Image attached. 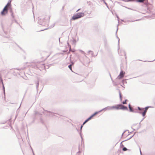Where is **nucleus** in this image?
<instances>
[{"mask_svg":"<svg viewBox=\"0 0 155 155\" xmlns=\"http://www.w3.org/2000/svg\"><path fill=\"white\" fill-rule=\"evenodd\" d=\"M79 51L83 54H84L85 52L84 51H83L81 50H79Z\"/></svg>","mask_w":155,"mask_h":155,"instance_id":"obj_45","label":"nucleus"},{"mask_svg":"<svg viewBox=\"0 0 155 155\" xmlns=\"http://www.w3.org/2000/svg\"><path fill=\"white\" fill-rule=\"evenodd\" d=\"M126 79L122 80V84H123V85L124 84V83H126V84L127 83V82L126 81Z\"/></svg>","mask_w":155,"mask_h":155,"instance_id":"obj_34","label":"nucleus"},{"mask_svg":"<svg viewBox=\"0 0 155 155\" xmlns=\"http://www.w3.org/2000/svg\"><path fill=\"white\" fill-rule=\"evenodd\" d=\"M121 21H123V22H124V20H123V19H121Z\"/></svg>","mask_w":155,"mask_h":155,"instance_id":"obj_63","label":"nucleus"},{"mask_svg":"<svg viewBox=\"0 0 155 155\" xmlns=\"http://www.w3.org/2000/svg\"><path fill=\"white\" fill-rule=\"evenodd\" d=\"M116 17L117 19V20H118V22H119V19H120V18H119V17H118V15L116 14Z\"/></svg>","mask_w":155,"mask_h":155,"instance_id":"obj_46","label":"nucleus"},{"mask_svg":"<svg viewBox=\"0 0 155 155\" xmlns=\"http://www.w3.org/2000/svg\"><path fill=\"white\" fill-rule=\"evenodd\" d=\"M121 107L120 110H128V108L126 106L122 104V106H121Z\"/></svg>","mask_w":155,"mask_h":155,"instance_id":"obj_17","label":"nucleus"},{"mask_svg":"<svg viewBox=\"0 0 155 155\" xmlns=\"http://www.w3.org/2000/svg\"><path fill=\"white\" fill-rule=\"evenodd\" d=\"M0 84H4L3 82V80L2 79L0 80Z\"/></svg>","mask_w":155,"mask_h":155,"instance_id":"obj_39","label":"nucleus"},{"mask_svg":"<svg viewBox=\"0 0 155 155\" xmlns=\"http://www.w3.org/2000/svg\"><path fill=\"white\" fill-rule=\"evenodd\" d=\"M74 54L75 57H77V58H79V55L77 53H74Z\"/></svg>","mask_w":155,"mask_h":155,"instance_id":"obj_33","label":"nucleus"},{"mask_svg":"<svg viewBox=\"0 0 155 155\" xmlns=\"http://www.w3.org/2000/svg\"><path fill=\"white\" fill-rule=\"evenodd\" d=\"M2 27L3 30V31L4 33V34H3L2 36H3L4 38H7V40H6L5 41L3 42V43H7L9 41H10V39H9L10 35L8 34L9 33L8 32L6 31H5L4 30V27L3 26L2 24L1 25Z\"/></svg>","mask_w":155,"mask_h":155,"instance_id":"obj_3","label":"nucleus"},{"mask_svg":"<svg viewBox=\"0 0 155 155\" xmlns=\"http://www.w3.org/2000/svg\"><path fill=\"white\" fill-rule=\"evenodd\" d=\"M37 114L41 115V114L38 112L37 111H35V112L34 115L35 116ZM34 118H35V116L34 117Z\"/></svg>","mask_w":155,"mask_h":155,"instance_id":"obj_29","label":"nucleus"},{"mask_svg":"<svg viewBox=\"0 0 155 155\" xmlns=\"http://www.w3.org/2000/svg\"><path fill=\"white\" fill-rule=\"evenodd\" d=\"M121 106H122L121 104H118L115 105L114 106H113V110L115 109L116 110L120 109Z\"/></svg>","mask_w":155,"mask_h":155,"instance_id":"obj_12","label":"nucleus"},{"mask_svg":"<svg viewBox=\"0 0 155 155\" xmlns=\"http://www.w3.org/2000/svg\"><path fill=\"white\" fill-rule=\"evenodd\" d=\"M72 60L74 62L77 61V59L75 57H72Z\"/></svg>","mask_w":155,"mask_h":155,"instance_id":"obj_30","label":"nucleus"},{"mask_svg":"<svg viewBox=\"0 0 155 155\" xmlns=\"http://www.w3.org/2000/svg\"><path fill=\"white\" fill-rule=\"evenodd\" d=\"M72 42L73 44H75L76 43V40L74 39H73Z\"/></svg>","mask_w":155,"mask_h":155,"instance_id":"obj_43","label":"nucleus"},{"mask_svg":"<svg viewBox=\"0 0 155 155\" xmlns=\"http://www.w3.org/2000/svg\"><path fill=\"white\" fill-rule=\"evenodd\" d=\"M118 25H119V24H118L117 25V31H116V37L118 39V51H119V50L120 48V46H119L120 39L119 38V37H118V36L117 34L118 30Z\"/></svg>","mask_w":155,"mask_h":155,"instance_id":"obj_13","label":"nucleus"},{"mask_svg":"<svg viewBox=\"0 0 155 155\" xmlns=\"http://www.w3.org/2000/svg\"><path fill=\"white\" fill-rule=\"evenodd\" d=\"M140 155H143L140 148Z\"/></svg>","mask_w":155,"mask_h":155,"instance_id":"obj_51","label":"nucleus"},{"mask_svg":"<svg viewBox=\"0 0 155 155\" xmlns=\"http://www.w3.org/2000/svg\"><path fill=\"white\" fill-rule=\"evenodd\" d=\"M130 107H131V105H130V104H128V108Z\"/></svg>","mask_w":155,"mask_h":155,"instance_id":"obj_58","label":"nucleus"},{"mask_svg":"<svg viewBox=\"0 0 155 155\" xmlns=\"http://www.w3.org/2000/svg\"><path fill=\"white\" fill-rule=\"evenodd\" d=\"M123 142H123L122 141L120 143V147L121 148H122L124 147V145L122 144V143Z\"/></svg>","mask_w":155,"mask_h":155,"instance_id":"obj_36","label":"nucleus"},{"mask_svg":"<svg viewBox=\"0 0 155 155\" xmlns=\"http://www.w3.org/2000/svg\"><path fill=\"white\" fill-rule=\"evenodd\" d=\"M31 149L32 151V152H33V151L32 148L30 146Z\"/></svg>","mask_w":155,"mask_h":155,"instance_id":"obj_59","label":"nucleus"},{"mask_svg":"<svg viewBox=\"0 0 155 155\" xmlns=\"http://www.w3.org/2000/svg\"><path fill=\"white\" fill-rule=\"evenodd\" d=\"M12 0H9L5 6L2 11L1 12L0 14L2 16L5 15L8 12V10L7 8V6L8 8H11V2Z\"/></svg>","mask_w":155,"mask_h":155,"instance_id":"obj_1","label":"nucleus"},{"mask_svg":"<svg viewBox=\"0 0 155 155\" xmlns=\"http://www.w3.org/2000/svg\"><path fill=\"white\" fill-rule=\"evenodd\" d=\"M151 107V106H147L144 108H142V107H140L138 106V107H137V108L138 110H143V112L146 114L148 108L149 107Z\"/></svg>","mask_w":155,"mask_h":155,"instance_id":"obj_6","label":"nucleus"},{"mask_svg":"<svg viewBox=\"0 0 155 155\" xmlns=\"http://www.w3.org/2000/svg\"><path fill=\"white\" fill-rule=\"evenodd\" d=\"M54 26V24L53 25L51 26L50 27L53 28V27Z\"/></svg>","mask_w":155,"mask_h":155,"instance_id":"obj_61","label":"nucleus"},{"mask_svg":"<svg viewBox=\"0 0 155 155\" xmlns=\"http://www.w3.org/2000/svg\"><path fill=\"white\" fill-rule=\"evenodd\" d=\"M141 127V122H140V123H139V128H140Z\"/></svg>","mask_w":155,"mask_h":155,"instance_id":"obj_52","label":"nucleus"},{"mask_svg":"<svg viewBox=\"0 0 155 155\" xmlns=\"http://www.w3.org/2000/svg\"><path fill=\"white\" fill-rule=\"evenodd\" d=\"M99 114V113L98 111L95 112L87 119L84 121L85 123H87L88 121L94 117L97 114Z\"/></svg>","mask_w":155,"mask_h":155,"instance_id":"obj_7","label":"nucleus"},{"mask_svg":"<svg viewBox=\"0 0 155 155\" xmlns=\"http://www.w3.org/2000/svg\"><path fill=\"white\" fill-rule=\"evenodd\" d=\"M141 20V19H137V20H128V21H129V22H134V21H139V20Z\"/></svg>","mask_w":155,"mask_h":155,"instance_id":"obj_35","label":"nucleus"},{"mask_svg":"<svg viewBox=\"0 0 155 155\" xmlns=\"http://www.w3.org/2000/svg\"><path fill=\"white\" fill-rule=\"evenodd\" d=\"M118 152H120V153L121 152V151L120 150H119L117 151Z\"/></svg>","mask_w":155,"mask_h":155,"instance_id":"obj_57","label":"nucleus"},{"mask_svg":"<svg viewBox=\"0 0 155 155\" xmlns=\"http://www.w3.org/2000/svg\"><path fill=\"white\" fill-rule=\"evenodd\" d=\"M86 123H85L84 121L83 122V123L82 124H81V126L80 128V132H79V134H82V128L83 127V126L84 124H85Z\"/></svg>","mask_w":155,"mask_h":155,"instance_id":"obj_19","label":"nucleus"},{"mask_svg":"<svg viewBox=\"0 0 155 155\" xmlns=\"http://www.w3.org/2000/svg\"><path fill=\"white\" fill-rule=\"evenodd\" d=\"M78 150H79V151L77 152V153H81L82 152V151L80 149V145H79V146H78Z\"/></svg>","mask_w":155,"mask_h":155,"instance_id":"obj_32","label":"nucleus"},{"mask_svg":"<svg viewBox=\"0 0 155 155\" xmlns=\"http://www.w3.org/2000/svg\"><path fill=\"white\" fill-rule=\"evenodd\" d=\"M137 112H137V113H138V114H141L142 116L143 117H145V116L146 114H145V113H144L143 112H141L140 111H137Z\"/></svg>","mask_w":155,"mask_h":155,"instance_id":"obj_23","label":"nucleus"},{"mask_svg":"<svg viewBox=\"0 0 155 155\" xmlns=\"http://www.w3.org/2000/svg\"><path fill=\"white\" fill-rule=\"evenodd\" d=\"M15 44H16V45L19 48H20V49L22 50H23V49H22V48L19 46L16 43H15Z\"/></svg>","mask_w":155,"mask_h":155,"instance_id":"obj_44","label":"nucleus"},{"mask_svg":"<svg viewBox=\"0 0 155 155\" xmlns=\"http://www.w3.org/2000/svg\"><path fill=\"white\" fill-rule=\"evenodd\" d=\"M3 93L4 94V96L5 97V90H3Z\"/></svg>","mask_w":155,"mask_h":155,"instance_id":"obj_50","label":"nucleus"},{"mask_svg":"<svg viewBox=\"0 0 155 155\" xmlns=\"http://www.w3.org/2000/svg\"><path fill=\"white\" fill-rule=\"evenodd\" d=\"M91 54L92 57H95L94 55V53L93 51L91 52Z\"/></svg>","mask_w":155,"mask_h":155,"instance_id":"obj_49","label":"nucleus"},{"mask_svg":"<svg viewBox=\"0 0 155 155\" xmlns=\"http://www.w3.org/2000/svg\"><path fill=\"white\" fill-rule=\"evenodd\" d=\"M80 136V137L81 139V145L83 143V145H84V139L82 136V134H79Z\"/></svg>","mask_w":155,"mask_h":155,"instance_id":"obj_24","label":"nucleus"},{"mask_svg":"<svg viewBox=\"0 0 155 155\" xmlns=\"http://www.w3.org/2000/svg\"><path fill=\"white\" fill-rule=\"evenodd\" d=\"M152 7L153 6L151 4L146 5V7L147 8V12L148 13H150L151 12Z\"/></svg>","mask_w":155,"mask_h":155,"instance_id":"obj_9","label":"nucleus"},{"mask_svg":"<svg viewBox=\"0 0 155 155\" xmlns=\"http://www.w3.org/2000/svg\"><path fill=\"white\" fill-rule=\"evenodd\" d=\"M1 79H2V78L1 74H0V80H1Z\"/></svg>","mask_w":155,"mask_h":155,"instance_id":"obj_53","label":"nucleus"},{"mask_svg":"<svg viewBox=\"0 0 155 155\" xmlns=\"http://www.w3.org/2000/svg\"><path fill=\"white\" fill-rule=\"evenodd\" d=\"M38 65H39V68H38V69H39L40 71H41L43 69H45L46 67L45 64L43 63V62L38 61Z\"/></svg>","mask_w":155,"mask_h":155,"instance_id":"obj_8","label":"nucleus"},{"mask_svg":"<svg viewBox=\"0 0 155 155\" xmlns=\"http://www.w3.org/2000/svg\"><path fill=\"white\" fill-rule=\"evenodd\" d=\"M122 148L123 151H126L127 150H129L128 149H127L126 147H124Z\"/></svg>","mask_w":155,"mask_h":155,"instance_id":"obj_27","label":"nucleus"},{"mask_svg":"<svg viewBox=\"0 0 155 155\" xmlns=\"http://www.w3.org/2000/svg\"><path fill=\"white\" fill-rule=\"evenodd\" d=\"M113 106H107L103 109L101 110L98 111L99 113L101 112L102 111H107L108 110H113Z\"/></svg>","mask_w":155,"mask_h":155,"instance_id":"obj_11","label":"nucleus"},{"mask_svg":"<svg viewBox=\"0 0 155 155\" xmlns=\"http://www.w3.org/2000/svg\"><path fill=\"white\" fill-rule=\"evenodd\" d=\"M140 111L141 112H143V110H139V111Z\"/></svg>","mask_w":155,"mask_h":155,"instance_id":"obj_62","label":"nucleus"},{"mask_svg":"<svg viewBox=\"0 0 155 155\" xmlns=\"http://www.w3.org/2000/svg\"><path fill=\"white\" fill-rule=\"evenodd\" d=\"M128 131V133H129V130H125V131L122 134V136H122H122H123V135H124V133H125L126 131Z\"/></svg>","mask_w":155,"mask_h":155,"instance_id":"obj_42","label":"nucleus"},{"mask_svg":"<svg viewBox=\"0 0 155 155\" xmlns=\"http://www.w3.org/2000/svg\"><path fill=\"white\" fill-rule=\"evenodd\" d=\"M70 63L71 64L68 65V67L72 72H73L72 70V66L74 65V61H71V62H70Z\"/></svg>","mask_w":155,"mask_h":155,"instance_id":"obj_16","label":"nucleus"},{"mask_svg":"<svg viewBox=\"0 0 155 155\" xmlns=\"http://www.w3.org/2000/svg\"><path fill=\"white\" fill-rule=\"evenodd\" d=\"M50 64L47 65V66H48V68H47L48 69L50 67Z\"/></svg>","mask_w":155,"mask_h":155,"instance_id":"obj_55","label":"nucleus"},{"mask_svg":"<svg viewBox=\"0 0 155 155\" xmlns=\"http://www.w3.org/2000/svg\"><path fill=\"white\" fill-rule=\"evenodd\" d=\"M23 4L27 8H28L31 5L33 6L31 0H25Z\"/></svg>","mask_w":155,"mask_h":155,"instance_id":"obj_5","label":"nucleus"},{"mask_svg":"<svg viewBox=\"0 0 155 155\" xmlns=\"http://www.w3.org/2000/svg\"><path fill=\"white\" fill-rule=\"evenodd\" d=\"M119 97H120V101H122V95H121V93L120 92V91H119Z\"/></svg>","mask_w":155,"mask_h":155,"instance_id":"obj_26","label":"nucleus"},{"mask_svg":"<svg viewBox=\"0 0 155 155\" xmlns=\"http://www.w3.org/2000/svg\"><path fill=\"white\" fill-rule=\"evenodd\" d=\"M44 110L45 111V112H46L48 113H49V114H46V116H49V117H53L54 116H55V115H54V113H53L51 112V111H48V110H44Z\"/></svg>","mask_w":155,"mask_h":155,"instance_id":"obj_14","label":"nucleus"},{"mask_svg":"<svg viewBox=\"0 0 155 155\" xmlns=\"http://www.w3.org/2000/svg\"><path fill=\"white\" fill-rule=\"evenodd\" d=\"M48 29V28H46L45 29H42V30H41L40 31H44V30H47Z\"/></svg>","mask_w":155,"mask_h":155,"instance_id":"obj_48","label":"nucleus"},{"mask_svg":"<svg viewBox=\"0 0 155 155\" xmlns=\"http://www.w3.org/2000/svg\"><path fill=\"white\" fill-rule=\"evenodd\" d=\"M36 89H37V91H38V87H39V81H38L36 83Z\"/></svg>","mask_w":155,"mask_h":155,"instance_id":"obj_28","label":"nucleus"},{"mask_svg":"<svg viewBox=\"0 0 155 155\" xmlns=\"http://www.w3.org/2000/svg\"><path fill=\"white\" fill-rule=\"evenodd\" d=\"M84 13L83 12H79L74 14L70 19V21H74L84 17Z\"/></svg>","mask_w":155,"mask_h":155,"instance_id":"obj_2","label":"nucleus"},{"mask_svg":"<svg viewBox=\"0 0 155 155\" xmlns=\"http://www.w3.org/2000/svg\"><path fill=\"white\" fill-rule=\"evenodd\" d=\"M81 8H79L78 9L77 11H76V12H78L80 10H81Z\"/></svg>","mask_w":155,"mask_h":155,"instance_id":"obj_56","label":"nucleus"},{"mask_svg":"<svg viewBox=\"0 0 155 155\" xmlns=\"http://www.w3.org/2000/svg\"><path fill=\"white\" fill-rule=\"evenodd\" d=\"M125 74V72L121 69L119 74L118 76L117 79L120 80L124 77Z\"/></svg>","mask_w":155,"mask_h":155,"instance_id":"obj_10","label":"nucleus"},{"mask_svg":"<svg viewBox=\"0 0 155 155\" xmlns=\"http://www.w3.org/2000/svg\"><path fill=\"white\" fill-rule=\"evenodd\" d=\"M31 66L33 68L36 69H37L38 68H39V65H38V62H37L35 64H31Z\"/></svg>","mask_w":155,"mask_h":155,"instance_id":"obj_15","label":"nucleus"},{"mask_svg":"<svg viewBox=\"0 0 155 155\" xmlns=\"http://www.w3.org/2000/svg\"><path fill=\"white\" fill-rule=\"evenodd\" d=\"M145 118V117H143L142 120H141V121H140V122H141L142 121H143V120Z\"/></svg>","mask_w":155,"mask_h":155,"instance_id":"obj_54","label":"nucleus"},{"mask_svg":"<svg viewBox=\"0 0 155 155\" xmlns=\"http://www.w3.org/2000/svg\"><path fill=\"white\" fill-rule=\"evenodd\" d=\"M14 21H15V23H16L17 24H18L19 25H20L19 24L15 19V18H12V22L11 23V24L9 25V26L10 27L12 25V23L14 22Z\"/></svg>","mask_w":155,"mask_h":155,"instance_id":"obj_18","label":"nucleus"},{"mask_svg":"<svg viewBox=\"0 0 155 155\" xmlns=\"http://www.w3.org/2000/svg\"><path fill=\"white\" fill-rule=\"evenodd\" d=\"M16 69L19 70V71H20V70H21V69H18V68H16Z\"/></svg>","mask_w":155,"mask_h":155,"instance_id":"obj_64","label":"nucleus"},{"mask_svg":"<svg viewBox=\"0 0 155 155\" xmlns=\"http://www.w3.org/2000/svg\"><path fill=\"white\" fill-rule=\"evenodd\" d=\"M72 55H70L69 56V59H70V62H71V61H73L72 60Z\"/></svg>","mask_w":155,"mask_h":155,"instance_id":"obj_37","label":"nucleus"},{"mask_svg":"<svg viewBox=\"0 0 155 155\" xmlns=\"http://www.w3.org/2000/svg\"><path fill=\"white\" fill-rule=\"evenodd\" d=\"M38 18L39 19L38 20V23L40 25H46L47 23V20L46 19L45 17L43 18H39V17Z\"/></svg>","mask_w":155,"mask_h":155,"instance_id":"obj_4","label":"nucleus"},{"mask_svg":"<svg viewBox=\"0 0 155 155\" xmlns=\"http://www.w3.org/2000/svg\"><path fill=\"white\" fill-rule=\"evenodd\" d=\"M128 100L127 99H125L124 101H123L122 102V103L123 104H127L126 101H127Z\"/></svg>","mask_w":155,"mask_h":155,"instance_id":"obj_31","label":"nucleus"},{"mask_svg":"<svg viewBox=\"0 0 155 155\" xmlns=\"http://www.w3.org/2000/svg\"><path fill=\"white\" fill-rule=\"evenodd\" d=\"M10 10V12L11 13V16L12 17V18H14V16L13 15V13L12 12V8H8Z\"/></svg>","mask_w":155,"mask_h":155,"instance_id":"obj_21","label":"nucleus"},{"mask_svg":"<svg viewBox=\"0 0 155 155\" xmlns=\"http://www.w3.org/2000/svg\"><path fill=\"white\" fill-rule=\"evenodd\" d=\"M104 3H105V5H106L107 7L108 8H109V7H108V6L107 4V3L105 2V1L104 0Z\"/></svg>","mask_w":155,"mask_h":155,"instance_id":"obj_40","label":"nucleus"},{"mask_svg":"<svg viewBox=\"0 0 155 155\" xmlns=\"http://www.w3.org/2000/svg\"><path fill=\"white\" fill-rule=\"evenodd\" d=\"M69 51H71L72 53H74V52L76 51V50L74 49H72L71 48V46L70 45H69Z\"/></svg>","mask_w":155,"mask_h":155,"instance_id":"obj_20","label":"nucleus"},{"mask_svg":"<svg viewBox=\"0 0 155 155\" xmlns=\"http://www.w3.org/2000/svg\"><path fill=\"white\" fill-rule=\"evenodd\" d=\"M2 85V90H5V87L4 86V84H3Z\"/></svg>","mask_w":155,"mask_h":155,"instance_id":"obj_41","label":"nucleus"},{"mask_svg":"<svg viewBox=\"0 0 155 155\" xmlns=\"http://www.w3.org/2000/svg\"><path fill=\"white\" fill-rule=\"evenodd\" d=\"M124 7H125V8H127L128 9H130V10H134L133 9H132V8H128V7H127L126 6H124Z\"/></svg>","mask_w":155,"mask_h":155,"instance_id":"obj_47","label":"nucleus"},{"mask_svg":"<svg viewBox=\"0 0 155 155\" xmlns=\"http://www.w3.org/2000/svg\"><path fill=\"white\" fill-rule=\"evenodd\" d=\"M129 111L130 112H133V113H137V110H132V109L131 107L129 108Z\"/></svg>","mask_w":155,"mask_h":155,"instance_id":"obj_22","label":"nucleus"},{"mask_svg":"<svg viewBox=\"0 0 155 155\" xmlns=\"http://www.w3.org/2000/svg\"><path fill=\"white\" fill-rule=\"evenodd\" d=\"M92 51H91V50H89V51H88V53H89L90 52H92Z\"/></svg>","mask_w":155,"mask_h":155,"instance_id":"obj_60","label":"nucleus"},{"mask_svg":"<svg viewBox=\"0 0 155 155\" xmlns=\"http://www.w3.org/2000/svg\"><path fill=\"white\" fill-rule=\"evenodd\" d=\"M134 134H133L132 136H131L130 137H129V138L127 139L126 140L123 141V142H125V141H126L129 140L130 139H131L134 136Z\"/></svg>","mask_w":155,"mask_h":155,"instance_id":"obj_25","label":"nucleus"},{"mask_svg":"<svg viewBox=\"0 0 155 155\" xmlns=\"http://www.w3.org/2000/svg\"><path fill=\"white\" fill-rule=\"evenodd\" d=\"M40 121L41 123L43 124H44V122L43 120V119L42 118H40Z\"/></svg>","mask_w":155,"mask_h":155,"instance_id":"obj_38","label":"nucleus"}]
</instances>
